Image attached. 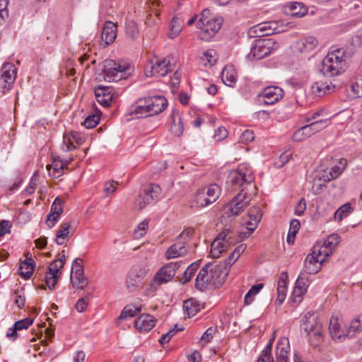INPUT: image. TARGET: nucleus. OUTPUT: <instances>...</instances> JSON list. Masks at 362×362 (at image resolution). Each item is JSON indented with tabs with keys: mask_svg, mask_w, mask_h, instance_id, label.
Segmentation results:
<instances>
[{
	"mask_svg": "<svg viewBox=\"0 0 362 362\" xmlns=\"http://www.w3.org/2000/svg\"><path fill=\"white\" fill-rule=\"evenodd\" d=\"M166 98L154 95L139 98L131 107L132 114L138 118L154 116L162 112L167 107Z\"/></svg>",
	"mask_w": 362,
	"mask_h": 362,
	"instance_id": "1",
	"label": "nucleus"
},
{
	"mask_svg": "<svg viewBox=\"0 0 362 362\" xmlns=\"http://www.w3.org/2000/svg\"><path fill=\"white\" fill-rule=\"evenodd\" d=\"M223 18L215 16L209 9H204L200 14L197 26L200 30L199 37L202 40H209L220 30Z\"/></svg>",
	"mask_w": 362,
	"mask_h": 362,
	"instance_id": "2",
	"label": "nucleus"
},
{
	"mask_svg": "<svg viewBox=\"0 0 362 362\" xmlns=\"http://www.w3.org/2000/svg\"><path fill=\"white\" fill-rule=\"evenodd\" d=\"M253 180L254 175L251 167L246 163H242L236 170L229 173L227 184L233 187V189L239 188L245 184L246 185L244 188L245 190L247 191L248 188H250L252 190L256 191V187L252 184Z\"/></svg>",
	"mask_w": 362,
	"mask_h": 362,
	"instance_id": "3",
	"label": "nucleus"
},
{
	"mask_svg": "<svg viewBox=\"0 0 362 362\" xmlns=\"http://www.w3.org/2000/svg\"><path fill=\"white\" fill-rule=\"evenodd\" d=\"M346 55L343 49L327 54L322 61V70L325 74L334 76L339 74L345 65Z\"/></svg>",
	"mask_w": 362,
	"mask_h": 362,
	"instance_id": "4",
	"label": "nucleus"
},
{
	"mask_svg": "<svg viewBox=\"0 0 362 362\" xmlns=\"http://www.w3.org/2000/svg\"><path fill=\"white\" fill-rule=\"evenodd\" d=\"M238 243L237 233L231 228H225L218 234L211 245V255L213 258H218L227 248Z\"/></svg>",
	"mask_w": 362,
	"mask_h": 362,
	"instance_id": "5",
	"label": "nucleus"
},
{
	"mask_svg": "<svg viewBox=\"0 0 362 362\" xmlns=\"http://www.w3.org/2000/svg\"><path fill=\"white\" fill-rule=\"evenodd\" d=\"M256 194V191L252 190V192L249 193L245 189H243L235 197L225 206L224 215L228 218L238 216L247 207L252 198Z\"/></svg>",
	"mask_w": 362,
	"mask_h": 362,
	"instance_id": "6",
	"label": "nucleus"
},
{
	"mask_svg": "<svg viewBox=\"0 0 362 362\" xmlns=\"http://www.w3.org/2000/svg\"><path fill=\"white\" fill-rule=\"evenodd\" d=\"M302 328L309 336L310 343L317 346L322 340V326L313 314L306 313L304 315Z\"/></svg>",
	"mask_w": 362,
	"mask_h": 362,
	"instance_id": "7",
	"label": "nucleus"
},
{
	"mask_svg": "<svg viewBox=\"0 0 362 362\" xmlns=\"http://www.w3.org/2000/svg\"><path fill=\"white\" fill-rule=\"evenodd\" d=\"M279 47L278 43L273 39H259L255 40L247 57L251 60H259L269 55Z\"/></svg>",
	"mask_w": 362,
	"mask_h": 362,
	"instance_id": "8",
	"label": "nucleus"
},
{
	"mask_svg": "<svg viewBox=\"0 0 362 362\" xmlns=\"http://www.w3.org/2000/svg\"><path fill=\"white\" fill-rule=\"evenodd\" d=\"M221 192V187L216 184L204 187L197 190L194 202L199 207L207 206L214 203L218 199Z\"/></svg>",
	"mask_w": 362,
	"mask_h": 362,
	"instance_id": "9",
	"label": "nucleus"
},
{
	"mask_svg": "<svg viewBox=\"0 0 362 362\" xmlns=\"http://www.w3.org/2000/svg\"><path fill=\"white\" fill-rule=\"evenodd\" d=\"M180 265V262H170L163 265L156 272L150 284L152 290L156 291L160 285L172 281Z\"/></svg>",
	"mask_w": 362,
	"mask_h": 362,
	"instance_id": "10",
	"label": "nucleus"
},
{
	"mask_svg": "<svg viewBox=\"0 0 362 362\" xmlns=\"http://www.w3.org/2000/svg\"><path fill=\"white\" fill-rule=\"evenodd\" d=\"M160 192L161 189L159 185L151 184L144 189L143 192L135 200L134 208L142 210L146 206L153 204L158 199Z\"/></svg>",
	"mask_w": 362,
	"mask_h": 362,
	"instance_id": "11",
	"label": "nucleus"
},
{
	"mask_svg": "<svg viewBox=\"0 0 362 362\" xmlns=\"http://www.w3.org/2000/svg\"><path fill=\"white\" fill-rule=\"evenodd\" d=\"M126 66H122L112 59H106L103 62V78L106 81H118L124 78L127 70Z\"/></svg>",
	"mask_w": 362,
	"mask_h": 362,
	"instance_id": "12",
	"label": "nucleus"
},
{
	"mask_svg": "<svg viewBox=\"0 0 362 362\" xmlns=\"http://www.w3.org/2000/svg\"><path fill=\"white\" fill-rule=\"evenodd\" d=\"M148 273L147 269L140 265L133 267L126 279V286L130 291H136L142 284Z\"/></svg>",
	"mask_w": 362,
	"mask_h": 362,
	"instance_id": "13",
	"label": "nucleus"
},
{
	"mask_svg": "<svg viewBox=\"0 0 362 362\" xmlns=\"http://www.w3.org/2000/svg\"><path fill=\"white\" fill-rule=\"evenodd\" d=\"M172 65L169 57L163 59H157L155 62H151L150 69L147 68L145 70L146 76H164L172 70Z\"/></svg>",
	"mask_w": 362,
	"mask_h": 362,
	"instance_id": "14",
	"label": "nucleus"
},
{
	"mask_svg": "<svg viewBox=\"0 0 362 362\" xmlns=\"http://www.w3.org/2000/svg\"><path fill=\"white\" fill-rule=\"evenodd\" d=\"M16 77V69L11 63H5L1 70L0 86L8 90L13 86Z\"/></svg>",
	"mask_w": 362,
	"mask_h": 362,
	"instance_id": "15",
	"label": "nucleus"
},
{
	"mask_svg": "<svg viewBox=\"0 0 362 362\" xmlns=\"http://www.w3.org/2000/svg\"><path fill=\"white\" fill-rule=\"evenodd\" d=\"M284 95V90L277 86L265 88L259 94V100L265 105H273L279 101Z\"/></svg>",
	"mask_w": 362,
	"mask_h": 362,
	"instance_id": "16",
	"label": "nucleus"
},
{
	"mask_svg": "<svg viewBox=\"0 0 362 362\" xmlns=\"http://www.w3.org/2000/svg\"><path fill=\"white\" fill-rule=\"evenodd\" d=\"M210 267H211V263L206 264L201 269L197 276L195 286L201 291H205L209 286L214 287V280L210 272Z\"/></svg>",
	"mask_w": 362,
	"mask_h": 362,
	"instance_id": "17",
	"label": "nucleus"
},
{
	"mask_svg": "<svg viewBox=\"0 0 362 362\" xmlns=\"http://www.w3.org/2000/svg\"><path fill=\"white\" fill-rule=\"evenodd\" d=\"M210 272L213 276L214 287L218 288L226 281L229 270L228 267L223 266L221 263L218 264H211V267H210Z\"/></svg>",
	"mask_w": 362,
	"mask_h": 362,
	"instance_id": "18",
	"label": "nucleus"
},
{
	"mask_svg": "<svg viewBox=\"0 0 362 362\" xmlns=\"http://www.w3.org/2000/svg\"><path fill=\"white\" fill-rule=\"evenodd\" d=\"M63 200L57 197L51 206L49 214L47 216L46 223L49 228H53L63 212Z\"/></svg>",
	"mask_w": 362,
	"mask_h": 362,
	"instance_id": "19",
	"label": "nucleus"
},
{
	"mask_svg": "<svg viewBox=\"0 0 362 362\" xmlns=\"http://www.w3.org/2000/svg\"><path fill=\"white\" fill-rule=\"evenodd\" d=\"M83 141V139L77 132L65 133L63 136L62 148L64 152L73 151L81 145Z\"/></svg>",
	"mask_w": 362,
	"mask_h": 362,
	"instance_id": "20",
	"label": "nucleus"
},
{
	"mask_svg": "<svg viewBox=\"0 0 362 362\" xmlns=\"http://www.w3.org/2000/svg\"><path fill=\"white\" fill-rule=\"evenodd\" d=\"M274 25V24L272 23V21L263 22L250 28L247 34L250 37H260L271 35H273L272 30H274V27L272 26Z\"/></svg>",
	"mask_w": 362,
	"mask_h": 362,
	"instance_id": "21",
	"label": "nucleus"
},
{
	"mask_svg": "<svg viewBox=\"0 0 362 362\" xmlns=\"http://www.w3.org/2000/svg\"><path fill=\"white\" fill-rule=\"evenodd\" d=\"M187 253V249L185 242L177 239V241L167 249L165 257L167 259H171L183 257Z\"/></svg>",
	"mask_w": 362,
	"mask_h": 362,
	"instance_id": "22",
	"label": "nucleus"
},
{
	"mask_svg": "<svg viewBox=\"0 0 362 362\" xmlns=\"http://www.w3.org/2000/svg\"><path fill=\"white\" fill-rule=\"evenodd\" d=\"M97 101L104 107H108L113 100V93L110 87L99 86L95 89Z\"/></svg>",
	"mask_w": 362,
	"mask_h": 362,
	"instance_id": "23",
	"label": "nucleus"
},
{
	"mask_svg": "<svg viewBox=\"0 0 362 362\" xmlns=\"http://www.w3.org/2000/svg\"><path fill=\"white\" fill-rule=\"evenodd\" d=\"M322 259L315 255H308L304 262V267L301 272L305 274H316L321 269Z\"/></svg>",
	"mask_w": 362,
	"mask_h": 362,
	"instance_id": "24",
	"label": "nucleus"
},
{
	"mask_svg": "<svg viewBox=\"0 0 362 362\" xmlns=\"http://www.w3.org/2000/svg\"><path fill=\"white\" fill-rule=\"evenodd\" d=\"M117 33V25L111 21L106 22L103 28L101 39L106 45H108L115 41Z\"/></svg>",
	"mask_w": 362,
	"mask_h": 362,
	"instance_id": "25",
	"label": "nucleus"
},
{
	"mask_svg": "<svg viewBox=\"0 0 362 362\" xmlns=\"http://www.w3.org/2000/svg\"><path fill=\"white\" fill-rule=\"evenodd\" d=\"M156 320L153 316L147 314L140 315L134 322L135 327L140 332L150 331L154 326Z\"/></svg>",
	"mask_w": 362,
	"mask_h": 362,
	"instance_id": "26",
	"label": "nucleus"
},
{
	"mask_svg": "<svg viewBox=\"0 0 362 362\" xmlns=\"http://www.w3.org/2000/svg\"><path fill=\"white\" fill-rule=\"evenodd\" d=\"M308 276L303 272H300L296 281V286L293 292V296L294 298L296 297L300 298L307 292L308 286ZM296 300V299H294Z\"/></svg>",
	"mask_w": 362,
	"mask_h": 362,
	"instance_id": "27",
	"label": "nucleus"
},
{
	"mask_svg": "<svg viewBox=\"0 0 362 362\" xmlns=\"http://www.w3.org/2000/svg\"><path fill=\"white\" fill-rule=\"evenodd\" d=\"M317 45V40L313 36H309L298 41L296 48L301 53H309L313 51Z\"/></svg>",
	"mask_w": 362,
	"mask_h": 362,
	"instance_id": "28",
	"label": "nucleus"
},
{
	"mask_svg": "<svg viewBox=\"0 0 362 362\" xmlns=\"http://www.w3.org/2000/svg\"><path fill=\"white\" fill-rule=\"evenodd\" d=\"M289 350L290 346L288 339L286 337L279 339L276 346L277 362H287Z\"/></svg>",
	"mask_w": 362,
	"mask_h": 362,
	"instance_id": "29",
	"label": "nucleus"
},
{
	"mask_svg": "<svg viewBox=\"0 0 362 362\" xmlns=\"http://www.w3.org/2000/svg\"><path fill=\"white\" fill-rule=\"evenodd\" d=\"M334 86L331 83L327 81H316L311 86L310 90L313 95L317 97H322L331 92Z\"/></svg>",
	"mask_w": 362,
	"mask_h": 362,
	"instance_id": "30",
	"label": "nucleus"
},
{
	"mask_svg": "<svg viewBox=\"0 0 362 362\" xmlns=\"http://www.w3.org/2000/svg\"><path fill=\"white\" fill-rule=\"evenodd\" d=\"M329 329L334 339H340L342 337H347L346 331L341 328V325L337 317H331Z\"/></svg>",
	"mask_w": 362,
	"mask_h": 362,
	"instance_id": "31",
	"label": "nucleus"
},
{
	"mask_svg": "<svg viewBox=\"0 0 362 362\" xmlns=\"http://www.w3.org/2000/svg\"><path fill=\"white\" fill-rule=\"evenodd\" d=\"M221 78L226 86L232 87L237 79V74L234 67L231 65H226L222 71Z\"/></svg>",
	"mask_w": 362,
	"mask_h": 362,
	"instance_id": "32",
	"label": "nucleus"
},
{
	"mask_svg": "<svg viewBox=\"0 0 362 362\" xmlns=\"http://www.w3.org/2000/svg\"><path fill=\"white\" fill-rule=\"evenodd\" d=\"M35 269V262L31 257H27L19 267V274L25 279L30 278Z\"/></svg>",
	"mask_w": 362,
	"mask_h": 362,
	"instance_id": "33",
	"label": "nucleus"
},
{
	"mask_svg": "<svg viewBox=\"0 0 362 362\" xmlns=\"http://www.w3.org/2000/svg\"><path fill=\"white\" fill-rule=\"evenodd\" d=\"M202 308V305L195 299L190 298L184 301L183 309L189 317L194 316Z\"/></svg>",
	"mask_w": 362,
	"mask_h": 362,
	"instance_id": "34",
	"label": "nucleus"
},
{
	"mask_svg": "<svg viewBox=\"0 0 362 362\" xmlns=\"http://www.w3.org/2000/svg\"><path fill=\"white\" fill-rule=\"evenodd\" d=\"M347 165V161L344 158H341L339 164L333 166L329 173V175L324 179L325 182H329L332 180L336 179L343 172Z\"/></svg>",
	"mask_w": 362,
	"mask_h": 362,
	"instance_id": "35",
	"label": "nucleus"
},
{
	"mask_svg": "<svg viewBox=\"0 0 362 362\" xmlns=\"http://www.w3.org/2000/svg\"><path fill=\"white\" fill-rule=\"evenodd\" d=\"M245 249L246 245L240 244L233 250V252L226 259L221 263L223 264V266L228 267L229 270L230 267L237 261L240 255L244 252Z\"/></svg>",
	"mask_w": 362,
	"mask_h": 362,
	"instance_id": "36",
	"label": "nucleus"
},
{
	"mask_svg": "<svg viewBox=\"0 0 362 362\" xmlns=\"http://www.w3.org/2000/svg\"><path fill=\"white\" fill-rule=\"evenodd\" d=\"M142 307L141 304H130L126 305L122 311L119 319L126 320L128 317H133L137 313L141 311Z\"/></svg>",
	"mask_w": 362,
	"mask_h": 362,
	"instance_id": "37",
	"label": "nucleus"
},
{
	"mask_svg": "<svg viewBox=\"0 0 362 362\" xmlns=\"http://www.w3.org/2000/svg\"><path fill=\"white\" fill-rule=\"evenodd\" d=\"M71 279L73 285L78 286L81 289L85 288L88 284L87 280L84 278L83 270H74V269H72Z\"/></svg>",
	"mask_w": 362,
	"mask_h": 362,
	"instance_id": "38",
	"label": "nucleus"
},
{
	"mask_svg": "<svg viewBox=\"0 0 362 362\" xmlns=\"http://www.w3.org/2000/svg\"><path fill=\"white\" fill-rule=\"evenodd\" d=\"M52 159L53 161V173L52 175L54 177H59L61 175V172L71 162V160H60L57 156L52 155Z\"/></svg>",
	"mask_w": 362,
	"mask_h": 362,
	"instance_id": "39",
	"label": "nucleus"
},
{
	"mask_svg": "<svg viewBox=\"0 0 362 362\" xmlns=\"http://www.w3.org/2000/svg\"><path fill=\"white\" fill-rule=\"evenodd\" d=\"M71 224L68 222L62 223L56 235V243L58 245H63L66 238L69 236Z\"/></svg>",
	"mask_w": 362,
	"mask_h": 362,
	"instance_id": "40",
	"label": "nucleus"
},
{
	"mask_svg": "<svg viewBox=\"0 0 362 362\" xmlns=\"http://www.w3.org/2000/svg\"><path fill=\"white\" fill-rule=\"evenodd\" d=\"M312 135V132L307 124L299 128L293 133V140L296 142H300L310 137Z\"/></svg>",
	"mask_w": 362,
	"mask_h": 362,
	"instance_id": "41",
	"label": "nucleus"
},
{
	"mask_svg": "<svg viewBox=\"0 0 362 362\" xmlns=\"http://www.w3.org/2000/svg\"><path fill=\"white\" fill-rule=\"evenodd\" d=\"M330 249H327V246L322 245H316L313 247V250L310 255H315L318 258L322 259V263L325 261L326 258L331 255Z\"/></svg>",
	"mask_w": 362,
	"mask_h": 362,
	"instance_id": "42",
	"label": "nucleus"
},
{
	"mask_svg": "<svg viewBox=\"0 0 362 362\" xmlns=\"http://www.w3.org/2000/svg\"><path fill=\"white\" fill-rule=\"evenodd\" d=\"M182 30V23L179 18L174 17L170 23L168 36L173 39L176 37Z\"/></svg>",
	"mask_w": 362,
	"mask_h": 362,
	"instance_id": "43",
	"label": "nucleus"
},
{
	"mask_svg": "<svg viewBox=\"0 0 362 362\" xmlns=\"http://www.w3.org/2000/svg\"><path fill=\"white\" fill-rule=\"evenodd\" d=\"M275 332L273 333L272 337L269 339V343L265 346L264 349L262 351V354L258 359V362H273V357L271 355V350L272 343L274 340Z\"/></svg>",
	"mask_w": 362,
	"mask_h": 362,
	"instance_id": "44",
	"label": "nucleus"
},
{
	"mask_svg": "<svg viewBox=\"0 0 362 362\" xmlns=\"http://www.w3.org/2000/svg\"><path fill=\"white\" fill-rule=\"evenodd\" d=\"M201 60L204 63L205 66L214 65L217 61V54L214 49H208L203 52L202 56L201 57Z\"/></svg>",
	"mask_w": 362,
	"mask_h": 362,
	"instance_id": "45",
	"label": "nucleus"
},
{
	"mask_svg": "<svg viewBox=\"0 0 362 362\" xmlns=\"http://www.w3.org/2000/svg\"><path fill=\"white\" fill-rule=\"evenodd\" d=\"M258 223L259 222L248 221L246 223L247 231H244V232L235 231L237 233V238H238V242L247 238L251 235V233L255 230Z\"/></svg>",
	"mask_w": 362,
	"mask_h": 362,
	"instance_id": "46",
	"label": "nucleus"
},
{
	"mask_svg": "<svg viewBox=\"0 0 362 362\" xmlns=\"http://www.w3.org/2000/svg\"><path fill=\"white\" fill-rule=\"evenodd\" d=\"M362 330V315L354 318L350 324L349 328L346 330L347 337L354 336L356 332Z\"/></svg>",
	"mask_w": 362,
	"mask_h": 362,
	"instance_id": "47",
	"label": "nucleus"
},
{
	"mask_svg": "<svg viewBox=\"0 0 362 362\" xmlns=\"http://www.w3.org/2000/svg\"><path fill=\"white\" fill-rule=\"evenodd\" d=\"M272 23L274 24L273 26L274 30H272V34L281 33L287 31L293 27V24L292 23L287 22L286 21H272Z\"/></svg>",
	"mask_w": 362,
	"mask_h": 362,
	"instance_id": "48",
	"label": "nucleus"
},
{
	"mask_svg": "<svg viewBox=\"0 0 362 362\" xmlns=\"http://www.w3.org/2000/svg\"><path fill=\"white\" fill-rule=\"evenodd\" d=\"M262 288V284L252 286L245 296V304L250 305L254 300V297L260 291Z\"/></svg>",
	"mask_w": 362,
	"mask_h": 362,
	"instance_id": "49",
	"label": "nucleus"
},
{
	"mask_svg": "<svg viewBox=\"0 0 362 362\" xmlns=\"http://www.w3.org/2000/svg\"><path fill=\"white\" fill-rule=\"evenodd\" d=\"M352 211L351 206L346 203L338 209L334 213V219L341 221L343 218L346 217Z\"/></svg>",
	"mask_w": 362,
	"mask_h": 362,
	"instance_id": "50",
	"label": "nucleus"
},
{
	"mask_svg": "<svg viewBox=\"0 0 362 362\" xmlns=\"http://www.w3.org/2000/svg\"><path fill=\"white\" fill-rule=\"evenodd\" d=\"M198 267V262H193L187 268V269L183 273V277L180 280L182 284H185L190 281L192 276L197 270Z\"/></svg>",
	"mask_w": 362,
	"mask_h": 362,
	"instance_id": "51",
	"label": "nucleus"
},
{
	"mask_svg": "<svg viewBox=\"0 0 362 362\" xmlns=\"http://www.w3.org/2000/svg\"><path fill=\"white\" fill-rule=\"evenodd\" d=\"M351 90L356 98H362V76L356 77L351 83Z\"/></svg>",
	"mask_w": 362,
	"mask_h": 362,
	"instance_id": "52",
	"label": "nucleus"
},
{
	"mask_svg": "<svg viewBox=\"0 0 362 362\" xmlns=\"http://www.w3.org/2000/svg\"><path fill=\"white\" fill-rule=\"evenodd\" d=\"M148 223L149 221L148 219H145L137 226L134 232V236L135 239H139L144 236L148 228Z\"/></svg>",
	"mask_w": 362,
	"mask_h": 362,
	"instance_id": "53",
	"label": "nucleus"
},
{
	"mask_svg": "<svg viewBox=\"0 0 362 362\" xmlns=\"http://www.w3.org/2000/svg\"><path fill=\"white\" fill-rule=\"evenodd\" d=\"M183 124L180 117H177V120L175 118L171 124L170 132L175 136H180L183 133Z\"/></svg>",
	"mask_w": 362,
	"mask_h": 362,
	"instance_id": "54",
	"label": "nucleus"
},
{
	"mask_svg": "<svg viewBox=\"0 0 362 362\" xmlns=\"http://www.w3.org/2000/svg\"><path fill=\"white\" fill-rule=\"evenodd\" d=\"M340 237L337 234H332L329 235L324 241L323 245L327 246V249H330L331 253L339 243Z\"/></svg>",
	"mask_w": 362,
	"mask_h": 362,
	"instance_id": "55",
	"label": "nucleus"
},
{
	"mask_svg": "<svg viewBox=\"0 0 362 362\" xmlns=\"http://www.w3.org/2000/svg\"><path fill=\"white\" fill-rule=\"evenodd\" d=\"M126 33L132 40L138 37L139 29L137 25L134 21H128L126 23Z\"/></svg>",
	"mask_w": 362,
	"mask_h": 362,
	"instance_id": "56",
	"label": "nucleus"
},
{
	"mask_svg": "<svg viewBox=\"0 0 362 362\" xmlns=\"http://www.w3.org/2000/svg\"><path fill=\"white\" fill-rule=\"evenodd\" d=\"M64 267L62 259H55L48 267V274L59 275V270Z\"/></svg>",
	"mask_w": 362,
	"mask_h": 362,
	"instance_id": "57",
	"label": "nucleus"
},
{
	"mask_svg": "<svg viewBox=\"0 0 362 362\" xmlns=\"http://www.w3.org/2000/svg\"><path fill=\"white\" fill-rule=\"evenodd\" d=\"M100 121V116L98 115H91L86 118L83 122V125L88 128H93L95 127Z\"/></svg>",
	"mask_w": 362,
	"mask_h": 362,
	"instance_id": "58",
	"label": "nucleus"
},
{
	"mask_svg": "<svg viewBox=\"0 0 362 362\" xmlns=\"http://www.w3.org/2000/svg\"><path fill=\"white\" fill-rule=\"evenodd\" d=\"M327 120H319L315 122H311L308 124L310 131L312 132V134H315V133L321 131L326 127Z\"/></svg>",
	"mask_w": 362,
	"mask_h": 362,
	"instance_id": "59",
	"label": "nucleus"
},
{
	"mask_svg": "<svg viewBox=\"0 0 362 362\" xmlns=\"http://www.w3.org/2000/svg\"><path fill=\"white\" fill-rule=\"evenodd\" d=\"M33 323V319L30 318V317H27L23 320L16 322L14 325L16 327V329L22 330V329H26Z\"/></svg>",
	"mask_w": 362,
	"mask_h": 362,
	"instance_id": "60",
	"label": "nucleus"
},
{
	"mask_svg": "<svg viewBox=\"0 0 362 362\" xmlns=\"http://www.w3.org/2000/svg\"><path fill=\"white\" fill-rule=\"evenodd\" d=\"M248 216L250 218V221L259 222L262 214L259 207H252L250 209Z\"/></svg>",
	"mask_w": 362,
	"mask_h": 362,
	"instance_id": "61",
	"label": "nucleus"
},
{
	"mask_svg": "<svg viewBox=\"0 0 362 362\" xmlns=\"http://www.w3.org/2000/svg\"><path fill=\"white\" fill-rule=\"evenodd\" d=\"M59 278V275L48 274V272H47L45 282L49 289H54Z\"/></svg>",
	"mask_w": 362,
	"mask_h": 362,
	"instance_id": "62",
	"label": "nucleus"
},
{
	"mask_svg": "<svg viewBox=\"0 0 362 362\" xmlns=\"http://www.w3.org/2000/svg\"><path fill=\"white\" fill-rule=\"evenodd\" d=\"M228 130L223 127H220L216 130L214 138L217 141H221L228 136Z\"/></svg>",
	"mask_w": 362,
	"mask_h": 362,
	"instance_id": "63",
	"label": "nucleus"
},
{
	"mask_svg": "<svg viewBox=\"0 0 362 362\" xmlns=\"http://www.w3.org/2000/svg\"><path fill=\"white\" fill-rule=\"evenodd\" d=\"M255 139V134L253 131L247 129L244 131L240 136V141L243 144H247L248 142L252 141Z\"/></svg>",
	"mask_w": 362,
	"mask_h": 362,
	"instance_id": "64",
	"label": "nucleus"
}]
</instances>
